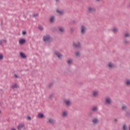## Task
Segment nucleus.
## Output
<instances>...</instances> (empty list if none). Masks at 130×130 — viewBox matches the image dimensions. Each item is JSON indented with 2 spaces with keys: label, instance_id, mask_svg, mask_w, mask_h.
<instances>
[{
  "label": "nucleus",
  "instance_id": "nucleus-14",
  "mask_svg": "<svg viewBox=\"0 0 130 130\" xmlns=\"http://www.w3.org/2000/svg\"><path fill=\"white\" fill-rule=\"evenodd\" d=\"M55 84V81L52 80L50 81L49 83V88H51V87H53V85Z\"/></svg>",
  "mask_w": 130,
  "mask_h": 130
},
{
  "label": "nucleus",
  "instance_id": "nucleus-30",
  "mask_svg": "<svg viewBox=\"0 0 130 130\" xmlns=\"http://www.w3.org/2000/svg\"><path fill=\"white\" fill-rule=\"evenodd\" d=\"M38 29H39V30H40L41 31H43V26H42L41 25H39Z\"/></svg>",
  "mask_w": 130,
  "mask_h": 130
},
{
  "label": "nucleus",
  "instance_id": "nucleus-8",
  "mask_svg": "<svg viewBox=\"0 0 130 130\" xmlns=\"http://www.w3.org/2000/svg\"><path fill=\"white\" fill-rule=\"evenodd\" d=\"M49 22L51 24H54L55 22V17L54 15L50 17Z\"/></svg>",
  "mask_w": 130,
  "mask_h": 130
},
{
  "label": "nucleus",
  "instance_id": "nucleus-9",
  "mask_svg": "<svg viewBox=\"0 0 130 130\" xmlns=\"http://www.w3.org/2000/svg\"><path fill=\"white\" fill-rule=\"evenodd\" d=\"M43 41L44 42H48L49 41V36H44L43 37Z\"/></svg>",
  "mask_w": 130,
  "mask_h": 130
},
{
  "label": "nucleus",
  "instance_id": "nucleus-29",
  "mask_svg": "<svg viewBox=\"0 0 130 130\" xmlns=\"http://www.w3.org/2000/svg\"><path fill=\"white\" fill-rule=\"evenodd\" d=\"M123 130H127V126H126V124H124L123 126Z\"/></svg>",
  "mask_w": 130,
  "mask_h": 130
},
{
  "label": "nucleus",
  "instance_id": "nucleus-31",
  "mask_svg": "<svg viewBox=\"0 0 130 130\" xmlns=\"http://www.w3.org/2000/svg\"><path fill=\"white\" fill-rule=\"evenodd\" d=\"M117 31H118V30L116 28H114L113 29V32H114V33H116Z\"/></svg>",
  "mask_w": 130,
  "mask_h": 130
},
{
  "label": "nucleus",
  "instance_id": "nucleus-27",
  "mask_svg": "<svg viewBox=\"0 0 130 130\" xmlns=\"http://www.w3.org/2000/svg\"><path fill=\"white\" fill-rule=\"evenodd\" d=\"M125 116L127 117H129V116H130V110L126 112Z\"/></svg>",
  "mask_w": 130,
  "mask_h": 130
},
{
  "label": "nucleus",
  "instance_id": "nucleus-41",
  "mask_svg": "<svg viewBox=\"0 0 130 130\" xmlns=\"http://www.w3.org/2000/svg\"><path fill=\"white\" fill-rule=\"evenodd\" d=\"M76 23H77V22L76 21H75V20L73 21V24H76Z\"/></svg>",
  "mask_w": 130,
  "mask_h": 130
},
{
  "label": "nucleus",
  "instance_id": "nucleus-36",
  "mask_svg": "<svg viewBox=\"0 0 130 130\" xmlns=\"http://www.w3.org/2000/svg\"><path fill=\"white\" fill-rule=\"evenodd\" d=\"M26 119H27V120H31V117H30V116H27Z\"/></svg>",
  "mask_w": 130,
  "mask_h": 130
},
{
  "label": "nucleus",
  "instance_id": "nucleus-43",
  "mask_svg": "<svg viewBox=\"0 0 130 130\" xmlns=\"http://www.w3.org/2000/svg\"><path fill=\"white\" fill-rule=\"evenodd\" d=\"M114 121H115V122H117V121H118L117 119H115L114 120Z\"/></svg>",
  "mask_w": 130,
  "mask_h": 130
},
{
  "label": "nucleus",
  "instance_id": "nucleus-19",
  "mask_svg": "<svg viewBox=\"0 0 130 130\" xmlns=\"http://www.w3.org/2000/svg\"><path fill=\"white\" fill-rule=\"evenodd\" d=\"M23 127H24V124H20L18 127H17V128L19 130H21V129L23 128Z\"/></svg>",
  "mask_w": 130,
  "mask_h": 130
},
{
  "label": "nucleus",
  "instance_id": "nucleus-34",
  "mask_svg": "<svg viewBox=\"0 0 130 130\" xmlns=\"http://www.w3.org/2000/svg\"><path fill=\"white\" fill-rule=\"evenodd\" d=\"M32 17L33 18H36V17H37V16H38V14H32Z\"/></svg>",
  "mask_w": 130,
  "mask_h": 130
},
{
  "label": "nucleus",
  "instance_id": "nucleus-18",
  "mask_svg": "<svg viewBox=\"0 0 130 130\" xmlns=\"http://www.w3.org/2000/svg\"><path fill=\"white\" fill-rule=\"evenodd\" d=\"M56 12L60 15H63V14H64V11L63 10H56Z\"/></svg>",
  "mask_w": 130,
  "mask_h": 130
},
{
  "label": "nucleus",
  "instance_id": "nucleus-2",
  "mask_svg": "<svg viewBox=\"0 0 130 130\" xmlns=\"http://www.w3.org/2000/svg\"><path fill=\"white\" fill-rule=\"evenodd\" d=\"M57 29H55V31L59 32V33H64V27L63 26H58Z\"/></svg>",
  "mask_w": 130,
  "mask_h": 130
},
{
  "label": "nucleus",
  "instance_id": "nucleus-28",
  "mask_svg": "<svg viewBox=\"0 0 130 130\" xmlns=\"http://www.w3.org/2000/svg\"><path fill=\"white\" fill-rule=\"evenodd\" d=\"M11 88L12 89H16V88H18V85H17L16 84H15L14 85L11 86Z\"/></svg>",
  "mask_w": 130,
  "mask_h": 130
},
{
  "label": "nucleus",
  "instance_id": "nucleus-13",
  "mask_svg": "<svg viewBox=\"0 0 130 130\" xmlns=\"http://www.w3.org/2000/svg\"><path fill=\"white\" fill-rule=\"evenodd\" d=\"M19 44L22 45V44H24V43H26V40L25 39H20L19 40Z\"/></svg>",
  "mask_w": 130,
  "mask_h": 130
},
{
  "label": "nucleus",
  "instance_id": "nucleus-32",
  "mask_svg": "<svg viewBox=\"0 0 130 130\" xmlns=\"http://www.w3.org/2000/svg\"><path fill=\"white\" fill-rule=\"evenodd\" d=\"M70 31L71 32V34H73V32H74V31H75V29H74V28H71L70 29Z\"/></svg>",
  "mask_w": 130,
  "mask_h": 130
},
{
  "label": "nucleus",
  "instance_id": "nucleus-5",
  "mask_svg": "<svg viewBox=\"0 0 130 130\" xmlns=\"http://www.w3.org/2000/svg\"><path fill=\"white\" fill-rule=\"evenodd\" d=\"M99 122H100V120H99V119H98V118L95 117V118H93L92 119V123L94 125L96 124H98Z\"/></svg>",
  "mask_w": 130,
  "mask_h": 130
},
{
  "label": "nucleus",
  "instance_id": "nucleus-6",
  "mask_svg": "<svg viewBox=\"0 0 130 130\" xmlns=\"http://www.w3.org/2000/svg\"><path fill=\"white\" fill-rule=\"evenodd\" d=\"M63 103L66 105V106L70 107L71 105H72V102L70 100H63Z\"/></svg>",
  "mask_w": 130,
  "mask_h": 130
},
{
  "label": "nucleus",
  "instance_id": "nucleus-40",
  "mask_svg": "<svg viewBox=\"0 0 130 130\" xmlns=\"http://www.w3.org/2000/svg\"><path fill=\"white\" fill-rule=\"evenodd\" d=\"M22 35H26V31H22Z\"/></svg>",
  "mask_w": 130,
  "mask_h": 130
},
{
  "label": "nucleus",
  "instance_id": "nucleus-17",
  "mask_svg": "<svg viewBox=\"0 0 130 130\" xmlns=\"http://www.w3.org/2000/svg\"><path fill=\"white\" fill-rule=\"evenodd\" d=\"M19 54L20 56H21L22 58H26V55L25 54V53L21 52H20Z\"/></svg>",
  "mask_w": 130,
  "mask_h": 130
},
{
  "label": "nucleus",
  "instance_id": "nucleus-20",
  "mask_svg": "<svg viewBox=\"0 0 130 130\" xmlns=\"http://www.w3.org/2000/svg\"><path fill=\"white\" fill-rule=\"evenodd\" d=\"M93 97H96L98 95V91H94L92 93Z\"/></svg>",
  "mask_w": 130,
  "mask_h": 130
},
{
  "label": "nucleus",
  "instance_id": "nucleus-46",
  "mask_svg": "<svg viewBox=\"0 0 130 130\" xmlns=\"http://www.w3.org/2000/svg\"><path fill=\"white\" fill-rule=\"evenodd\" d=\"M128 8H130V2L129 3L128 6Z\"/></svg>",
  "mask_w": 130,
  "mask_h": 130
},
{
  "label": "nucleus",
  "instance_id": "nucleus-12",
  "mask_svg": "<svg viewBox=\"0 0 130 130\" xmlns=\"http://www.w3.org/2000/svg\"><path fill=\"white\" fill-rule=\"evenodd\" d=\"M55 99V96H54V93H52L49 95L50 101H53V100Z\"/></svg>",
  "mask_w": 130,
  "mask_h": 130
},
{
  "label": "nucleus",
  "instance_id": "nucleus-21",
  "mask_svg": "<svg viewBox=\"0 0 130 130\" xmlns=\"http://www.w3.org/2000/svg\"><path fill=\"white\" fill-rule=\"evenodd\" d=\"M80 55H81V53L80 51H78L75 53V56H76V57H80Z\"/></svg>",
  "mask_w": 130,
  "mask_h": 130
},
{
  "label": "nucleus",
  "instance_id": "nucleus-11",
  "mask_svg": "<svg viewBox=\"0 0 130 130\" xmlns=\"http://www.w3.org/2000/svg\"><path fill=\"white\" fill-rule=\"evenodd\" d=\"M54 53L58 58H61L62 57V54H60V53L57 51H55Z\"/></svg>",
  "mask_w": 130,
  "mask_h": 130
},
{
  "label": "nucleus",
  "instance_id": "nucleus-49",
  "mask_svg": "<svg viewBox=\"0 0 130 130\" xmlns=\"http://www.w3.org/2000/svg\"><path fill=\"white\" fill-rule=\"evenodd\" d=\"M1 112H2V111H1V110H0V114H1Z\"/></svg>",
  "mask_w": 130,
  "mask_h": 130
},
{
  "label": "nucleus",
  "instance_id": "nucleus-45",
  "mask_svg": "<svg viewBox=\"0 0 130 130\" xmlns=\"http://www.w3.org/2000/svg\"><path fill=\"white\" fill-rule=\"evenodd\" d=\"M56 1V2H57V3H59V1H60V0H55Z\"/></svg>",
  "mask_w": 130,
  "mask_h": 130
},
{
  "label": "nucleus",
  "instance_id": "nucleus-1",
  "mask_svg": "<svg viewBox=\"0 0 130 130\" xmlns=\"http://www.w3.org/2000/svg\"><path fill=\"white\" fill-rule=\"evenodd\" d=\"M73 46L74 48H77V49H81V48H82V45L80 42H77V43L74 42Z\"/></svg>",
  "mask_w": 130,
  "mask_h": 130
},
{
  "label": "nucleus",
  "instance_id": "nucleus-38",
  "mask_svg": "<svg viewBox=\"0 0 130 130\" xmlns=\"http://www.w3.org/2000/svg\"><path fill=\"white\" fill-rule=\"evenodd\" d=\"M14 78H15V79H18V75H17V74H15L14 75Z\"/></svg>",
  "mask_w": 130,
  "mask_h": 130
},
{
  "label": "nucleus",
  "instance_id": "nucleus-16",
  "mask_svg": "<svg viewBox=\"0 0 130 130\" xmlns=\"http://www.w3.org/2000/svg\"><path fill=\"white\" fill-rule=\"evenodd\" d=\"M37 117L38 118H43L44 117V114L42 113H39Z\"/></svg>",
  "mask_w": 130,
  "mask_h": 130
},
{
  "label": "nucleus",
  "instance_id": "nucleus-42",
  "mask_svg": "<svg viewBox=\"0 0 130 130\" xmlns=\"http://www.w3.org/2000/svg\"><path fill=\"white\" fill-rule=\"evenodd\" d=\"M3 44V41L2 40H0V45H2Z\"/></svg>",
  "mask_w": 130,
  "mask_h": 130
},
{
  "label": "nucleus",
  "instance_id": "nucleus-47",
  "mask_svg": "<svg viewBox=\"0 0 130 130\" xmlns=\"http://www.w3.org/2000/svg\"><path fill=\"white\" fill-rule=\"evenodd\" d=\"M128 128H129V130H130V124L129 125Z\"/></svg>",
  "mask_w": 130,
  "mask_h": 130
},
{
  "label": "nucleus",
  "instance_id": "nucleus-44",
  "mask_svg": "<svg viewBox=\"0 0 130 130\" xmlns=\"http://www.w3.org/2000/svg\"><path fill=\"white\" fill-rule=\"evenodd\" d=\"M11 130H17L15 128H11Z\"/></svg>",
  "mask_w": 130,
  "mask_h": 130
},
{
  "label": "nucleus",
  "instance_id": "nucleus-10",
  "mask_svg": "<svg viewBox=\"0 0 130 130\" xmlns=\"http://www.w3.org/2000/svg\"><path fill=\"white\" fill-rule=\"evenodd\" d=\"M86 30H87V27L84 25L81 26V34L83 35L86 34Z\"/></svg>",
  "mask_w": 130,
  "mask_h": 130
},
{
  "label": "nucleus",
  "instance_id": "nucleus-3",
  "mask_svg": "<svg viewBox=\"0 0 130 130\" xmlns=\"http://www.w3.org/2000/svg\"><path fill=\"white\" fill-rule=\"evenodd\" d=\"M105 102L107 105H111V104H112V99L110 97L106 98Z\"/></svg>",
  "mask_w": 130,
  "mask_h": 130
},
{
  "label": "nucleus",
  "instance_id": "nucleus-33",
  "mask_svg": "<svg viewBox=\"0 0 130 130\" xmlns=\"http://www.w3.org/2000/svg\"><path fill=\"white\" fill-rule=\"evenodd\" d=\"M130 35H129V34H128V33H126V34H125L124 35V37H129Z\"/></svg>",
  "mask_w": 130,
  "mask_h": 130
},
{
  "label": "nucleus",
  "instance_id": "nucleus-35",
  "mask_svg": "<svg viewBox=\"0 0 130 130\" xmlns=\"http://www.w3.org/2000/svg\"><path fill=\"white\" fill-rule=\"evenodd\" d=\"M3 58H4V55H3L2 54H0V60H2Z\"/></svg>",
  "mask_w": 130,
  "mask_h": 130
},
{
  "label": "nucleus",
  "instance_id": "nucleus-39",
  "mask_svg": "<svg viewBox=\"0 0 130 130\" xmlns=\"http://www.w3.org/2000/svg\"><path fill=\"white\" fill-rule=\"evenodd\" d=\"M124 43H125V44H128L129 43V42L126 40L124 41Z\"/></svg>",
  "mask_w": 130,
  "mask_h": 130
},
{
  "label": "nucleus",
  "instance_id": "nucleus-26",
  "mask_svg": "<svg viewBox=\"0 0 130 130\" xmlns=\"http://www.w3.org/2000/svg\"><path fill=\"white\" fill-rule=\"evenodd\" d=\"M97 110H98V107H94L92 108V111L93 112H96V111H97Z\"/></svg>",
  "mask_w": 130,
  "mask_h": 130
},
{
  "label": "nucleus",
  "instance_id": "nucleus-7",
  "mask_svg": "<svg viewBox=\"0 0 130 130\" xmlns=\"http://www.w3.org/2000/svg\"><path fill=\"white\" fill-rule=\"evenodd\" d=\"M55 123H56V121L55 120V119H53V118L49 119V125H52V126H53V125H54V124H55Z\"/></svg>",
  "mask_w": 130,
  "mask_h": 130
},
{
  "label": "nucleus",
  "instance_id": "nucleus-37",
  "mask_svg": "<svg viewBox=\"0 0 130 130\" xmlns=\"http://www.w3.org/2000/svg\"><path fill=\"white\" fill-rule=\"evenodd\" d=\"M53 41V39L52 38L49 37V42H52Z\"/></svg>",
  "mask_w": 130,
  "mask_h": 130
},
{
  "label": "nucleus",
  "instance_id": "nucleus-4",
  "mask_svg": "<svg viewBox=\"0 0 130 130\" xmlns=\"http://www.w3.org/2000/svg\"><path fill=\"white\" fill-rule=\"evenodd\" d=\"M88 13H89L90 14H94V13H95L96 12V9L94 7H88Z\"/></svg>",
  "mask_w": 130,
  "mask_h": 130
},
{
  "label": "nucleus",
  "instance_id": "nucleus-15",
  "mask_svg": "<svg viewBox=\"0 0 130 130\" xmlns=\"http://www.w3.org/2000/svg\"><path fill=\"white\" fill-rule=\"evenodd\" d=\"M109 69H113L114 68V64L112 62H109L108 64Z\"/></svg>",
  "mask_w": 130,
  "mask_h": 130
},
{
  "label": "nucleus",
  "instance_id": "nucleus-25",
  "mask_svg": "<svg viewBox=\"0 0 130 130\" xmlns=\"http://www.w3.org/2000/svg\"><path fill=\"white\" fill-rule=\"evenodd\" d=\"M125 84L126 85V86H130V80L129 79H127L126 80Z\"/></svg>",
  "mask_w": 130,
  "mask_h": 130
},
{
  "label": "nucleus",
  "instance_id": "nucleus-22",
  "mask_svg": "<svg viewBox=\"0 0 130 130\" xmlns=\"http://www.w3.org/2000/svg\"><path fill=\"white\" fill-rule=\"evenodd\" d=\"M68 115V112L67 111H64L62 113V116H63V117H66V116Z\"/></svg>",
  "mask_w": 130,
  "mask_h": 130
},
{
  "label": "nucleus",
  "instance_id": "nucleus-24",
  "mask_svg": "<svg viewBox=\"0 0 130 130\" xmlns=\"http://www.w3.org/2000/svg\"><path fill=\"white\" fill-rule=\"evenodd\" d=\"M126 109H127V107H126V106L124 105L122 106V110H124V111H126Z\"/></svg>",
  "mask_w": 130,
  "mask_h": 130
},
{
  "label": "nucleus",
  "instance_id": "nucleus-48",
  "mask_svg": "<svg viewBox=\"0 0 130 130\" xmlns=\"http://www.w3.org/2000/svg\"><path fill=\"white\" fill-rule=\"evenodd\" d=\"M96 2H100V0H96Z\"/></svg>",
  "mask_w": 130,
  "mask_h": 130
},
{
  "label": "nucleus",
  "instance_id": "nucleus-23",
  "mask_svg": "<svg viewBox=\"0 0 130 130\" xmlns=\"http://www.w3.org/2000/svg\"><path fill=\"white\" fill-rule=\"evenodd\" d=\"M67 63L69 66H71V64H73V60L70 59L67 61Z\"/></svg>",
  "mask_w": 130,
  "mask_h": 130
}]
</instances>
